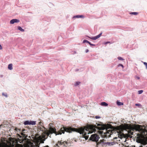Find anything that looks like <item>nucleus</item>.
<instances>
[{
	"instance_id": "nucleus-1",
	"label": "nucleus",
	"mask_w": 147,
	"mask_h": 147,
	"mask_svg": "<svg viewBox=\"0 0 147 147\" xmlns=\"http://www.w3.org/2000/svg\"><path fill=\"white\" fill-rule=\"evenodd\" d=\"M95 128L99 129H102L103 127L102 126L101 127H98L95 125H89L87 127H81L79 128H76L71 127H63L61 128L59 131L58 132L56 131V129L55 128L50 127L48 131L46 130L45 129L42 133V135L40 137L43 138L44 140H45L50 134L53 133L55 134L56 135H61L62 133L64 134L65 131L69 133H71L72 131H76L80 133V134H82L83 137L86 140H87L89 137L88 134L93 132H95L96 131Z\"/></svg>"
},
{
	"instance_id": "nucleus-2",
	"label": "nucleus",
	"mask_w": 147,
	"mask_h": 147,
	"mask_svg": "<svg viewBox=\"0 0 147 147\" xmlns=\"http://www.w3.org/2000/svg\"><path fill=\"white\" fill-rule=\"evenodd\" d=\"M125 128L126 127L125 126H119L116 128V130H108L107 131V133L109 134L110 135H111L113 134L114 133L115 134L116 132L118 136V137L121 138L124 136V134L122 131H123L124 129H125Z\"/></svg>"
},
{
	"instance_id": "nucleus-3",
	"label": "nucleus",
	"mask_w": 147,
	"mask_h": 147,
	"mask_svg": "<svg viewBox=\"0 0 147 147\" xmlns=\"http://www.w3.org/2000/svg\"><path fill=\"white\" fill-rule=\"evenodd\" d=\"M69 142L66 141H63L61 140L60 141H58L57 143L55 145V147H61V146H63V147H67Z\"/></svg>"
},
{
	"instance_id": "nucleus-4",
	"label": "nucleus",
	"mask_w": 147,
	"mask_h": 147,
	"mask_svg": "<svg viewBox=\"0 0 147 147\" xmlns=\"http://www.w3.org/2000/svg\"><path fill=\"white\" fill-rule=\"evenodd\" d=\"M38 128L37 129L38 134L40 136L42 135V133L43 131L46 129L45 127L43 125L41 121L38 123Z\"/></svg>"
},
{
	"instance_id": "nucleus-5",
	"label": "nucleus",
	"mask_w": 147,
	"mask_h": 147,
	"mask_svg": "<svg viewBox=\"0 0 147 147\" xmlns=\"http://www.w3.org/2000/svg\"><path fill=\"white\" fill-rule=\"evenodd\" d=\"M99 138V136L96 134H94L91 135L90 140L93 141L97 142Z\"/></svg>"
},
{
	"instance_id": "nucleus-6",
	"label": "nucleus",
	"mask_w": 147,
	"mask_h": 147,
	"mask_svg": "<svg viewBox=\"0 0 147 147\" xmlns=\"http://www.w3.org/2000/svg\"><path fill=\"white\" fill-rule=\"evenodd\" d=\"M39 144L38 143H34V144L33 143L31 142L28 143L27 144L28 147H39Z\"/></svg>"
},
{
	"instance_id": "nucleus-7",
	"label": "nucleus",
	"mask_w": 147,
	"mask_h": 147,
	"mask_svg": "<svg viewBox=\"0 0 147 147\" xmlns=\"http://www.w3.org/2000/svg\"><path fill=\"white\" fill-rule=\"evenodd\" d=\"M24 123L25 125H35L36 124V121H26L24 122Z\"/></svg>"
},
{
	"instance_id": "nucleus-8",
	"label": "nucleus",
	"mask_w": 147,
	"mask_h": 147,
	"mask_svg": "<svg viewBox=\"0 0 147 147\" xmlns=\"http://www.w3.org/2000/svg\"><path fill=\"white\" fill-rule=\"evenodd\" d=\"M102 32H101L98 35L95 36L90 37V38L92 40H96L100 37L102 35Z\"/></svg>"
},
{
	"instance_id": "nucleus-9",
	"label": "nucleus",
	"mask_w": 147,
	"mask_h": 147,
	"mask_svg": "<svg viewBox=\"0 0 147 147\" xmlns=\"http://www.w3.org/2000/svg\"><path fill=\"white\" fill-rule=\"evenodd\" d=\"M20 22V20L17 19H13L11 20L10 21V23L11 24H13L14 23H18Z\"/></svg>"
},
{
	"instance_id": "nucleus-10",
	"label": "nucleus",
	"mask_w": 147,
	"mask_h": 147,
	"mask_svg": "<svg viewBox=\"0 0 147 147\" xmlns=\"http://www.w3.org/2000/svg\"><path fill=\"white\" fill-rule=\"evenodd\" d=\"M0 147H11L10 146L5 143H0Z\"/></svg>"
},
{
	"instance_id": "nucleus-11",
	"label": "nucleus",
	"mask_w": 147,
	"mask_h": 147,
	"mask_svg": "<svg viewBox=\"0 0 147 147\" xmlns=\"http://www.w3.org/2000/svg\"><path fill=\"white\" fill-rule=\"evenodd\" d=\"M84 18V16L83 15H77L74 16L72 17V19L79 18Z\"/></svg>"
},
{
	"instance_id": "nucleus-12",
	"label": "nucleus",
	"mask_w": 147,
	"mask_h": 147,
	"mask_svg": "<svg viewBox=\"0 0 147 147\" xmlns=\"http://www.w3.org/2000/svg\"><path fill=\"white\" fill-rule=\"evenodd\" d=\"M17 28L18 30L21 31L22 32H24V29H22L21 26H18L17 27Z\"/></svg>"
},
{
	"instance_id": "nucleus-13",
	"label": "nucleus",
	"mask_w": 147,
	"mask_h": 147,
	"mask_svg": "<svg viewBox=\"0 0 147 147\" xmlns=\"http://www.w3.org/2000/svg\"><path fill=\"white\" fill-rule=\"evenodd\" d=\"M21 135L22 136V137L24 138H26L27 136V135L24 134V133L23 132H21Z\"/></svg>"
},
{
	"instance_id": "nucleus-14",
	"label": "nucleus",
	"mask_w": 147,
	"mask_h": 147,
	"mask_svg": "<svg viewBox=\"0 0 147 147\" xmlns=\"http://www.w3.org/2000/svg\"><path fill=\"white\" fill-rule=\"evenodd\" d=\"M8 68L10 70H11L13 69L12 64H10L8 65Z\"/></svg>"
},
{
	"instance_id": "nucleus-15",
	"label": "nucleus",
	"mask_w": 147,
	"mask_h": 147,
	"mask_svg": "<svg viewBox=\"0 0 147 147\" xmlns=\"http://www.w3.org/2000/svg\"><path fill=\"white\" fill-rule=\"evenodd\" d=\"M101 105L102 106H106L108 105V104L105 102H103L101 103Z\"/></svg>"
},
{
	"instance_id": "nucleus-16",
	"label": "nucleus",
	"mask_w": 147,
	"mask_h": 147,
	"mask_svg": "<svg viewBox=\"0 0 147 147\" xmlns=\"http://www.w3.org/2000/svg\"><path fill=\"white\" fill-rule=\"evenodd\" d=\"M130 14L137 15L138 14V13L137 12H131L129 13Z\"/></svg>"
},
{
	"instance_id": "nucleus-17",
	"label": "nucleus",
	"mask_w": 147,
	"mask_h": 147,
	"mask_svg": "<svg viewBox=\"0 0 147 147\" xmlns=\"http://www.w3.org/2000/svg\"><path fill=\"white\" fill-rule=\"evenodd\" d=\"M86 42L87 43L89 44L90 42L84 39L83 40V43H85Z\"/></svg>"
},
{
	"instance_id": "nucleus-18",
	"label": "nucleus",
	"mask_w": 147,
	"mask_h": 147,
	"mask_svg": "<svg viewBox=\"0 0 147 147\" xmlns=\"http://www.w3.org/2000/svg\"><path fill=\"white\" fill-rule=\"evenodd\" d=\"M104 140L103 139L102 140H100V142H99L97 143L98 144H103L104 142L103 141Z\"/></svg>"
},
{
	"instance_id": "nucleus-19",
	"label": "nucleus",
	"mask_w": 147,
	"mask_h": 147,
	"mask_svg": "<svg viewBox=\"0 0 147 147\" xmlns=\"http://www.w3.org/2000/svg\"><path fill=\"white\" fill-rule=\"evenodd\" d=\"M117 104L119 105H123V103L117 101Z\"/></svg>"
},
{
	"instance_id": "nucleus-20",
	"label": "nucleus",
	"mask_w": 147,
	"mask_h": 147,
	"mask_svg": "<svg viewBox=\"0 0 147 147\" xmlns=\"http://www.w3.org/2000/svg\"><path fill=\"white\" fill-rule=\"evenodd\" d=\"M80 83V82H76L75 84V86H77L79 85Z\"/></svg>"
},
{
	"instance_id": "nucleus-21",
	"label": "nucleus",
	"mask_w": 147,
	"mask_h": 147,
	"mask_svg": "<svg viewBox=\"0 0 147 147\" xmlns=\"http://www.w3.org/2000/svg\"><path fill=\"white\" fill-rule=\"evenodd\" d=\"M2 95L3 96H5L6 97H7V93H3L2 94Z\"/></svg>"
},
{
	"instance_id": "nucleus-22",
	"label": "nucleus",
	"mask_w": 147,
	"mask_h": 147,
	"mask_svg": "<svg viewBox=\"0 0 147 147\" xmlns=\"http://www.w3.org/2000/svg\"><path fill=\"white\" fill-rule=\"evenodd\" d=\"M143 92L142 90H140L138 91V93L139 94H142Z\"/></svg>"
},
{
	"instance_id": "nucleus-23",
	"label": "nucleus",
	"mask_w": 147,
	"mask_h": 147,
	"mask_svg": "<svg viewBox=\"0 0 147 147\" xmlns=\"http://www.w3.org/2000/svg\"><path fill=\"white\" fill-rule=\"evenodd\" d=\"M72 53H71L72 54L74 55V54H76L77 53L76 51H72Z\"/></svg>"
},
{
	"instance_id": "nucleus-24",
	"label": "nucleus",
	"mask_w": 147,
	"mask_h": 147,
	"mask_svg": "<svg viewBox=\"0 0 147 147\" xmlns=\"http://www.w3.org/2000/svg\"><path fill=\"white\" fill-rule=\"evenodd\" d=\"M143 63L145 65L146 68L147 69V63L145 62H144Z\"/></svg>"
},
{
	"instance_id": "nucleus-25",
	"label": "nucleus",
	"mask_w": 147,
	"mask_h": 147,
	"mask_svg": "<svg viewBox=\"0 0 147 147\" xmlns=\"http://www.w3.org/2000/svg\"><path fill=\"white\" fill-rule=\"evenodd\" d=\"M110 43V42H109V41H107V42H105L104 43V44H105V45H107L108 44H109V43Z\"/></svg>"
},
{
	"instance_id": "nucleus-26",
	"label": "nucleus",
	"mask_w": 147,
	"mask_h": 147,
	"mask_svg": "<svg viewBox=\"0 0 147 147\" xmlns=\"http://www.w3.org/2000/svg\"><path fill=\"white\" fill-rule=\"evenodd\" d=\"M89 45L91 46H95L96 45H95L92 44L91 42L90 43Z\"/></svg>"
},
{
	"instance_id": "nucleus-27",
	"label": "nucleus",
	"mask_w": 147,
	"mask_h": 147,
	"mask_svg": "<svg viewBox=\"0 0 147 147\" xmlns=\"http://www.w3.org/2000/svg\"><path fill=\"white\" fill-rule=\"evenodd\" d=\"M118 59L119 60H123V59L122 57H118Z\"/></svg>"
},
{
	"instance_id": "nucleus-28",
	"label": "nucleus",
	"mask_w": 147,
	"mask_h": 147,
	"mask_svg": "<svg viewBox=\"0 0 147 147\" xmlns=\"http://www.w3.org/2000/svg\"><path fill=\"white\" fill-rule=\"evenodd\" d=\"M95 118L96 119H99L100 118V117L98 116H96L95 117Z\"/></svg>"
},
{
	"instance_id": "nucleus-29",
	"label": "nucleus",
	"mask_w": 147,
	"mask_h": 147,
	"mask_svg": "<svg viewBox=\"0 0 147 147\" xmlns=\"http://www.w3.org/2000/svg\"><path fill=\"white\" fill-rule=\"evenodd\" d=\"M119 66H121L123 68V66L122 64H119Z\"/></svg>"
},
{
	"instance_id": "nucleus-30",
	"label": "nucleus",
	"mask_w": 147,
	"mask_h": 147,
	"mask_svg": "<svg viewBox=\"0 0 147 147\" xmlns=\"http://www.w3.org/2000/svg\"><path fill=\"white\" fill-rule=\"evenodd\" d=\"M89 51V50L88 49H86V53H87Z\"/></svg>"
},
{
	"instance_id": "nucleus-31",
	"label": "nucleus",
	"mask_w": 147,
	"mask_h": 147,
	"mask_svg": "<svg viewBox=\"0 0 147 147\" xmlns=\"http://www.w3.org/2000/svg\"><path fill=\"white\" fill-rule=\"evenodd\" d=\"M2 49V46L0 45V50L1 49Z\"/></svg>"
},
{
	"instance_id": "nucleus-32",
	"label": "nucleus",
	"mask_w": 147,
	"mask_h": 147,
	"mask_svg": "<svg viewBox=\"0 0 147 147\" xmlns=\"http://www.w3.org/2000/svg\"><path fill=\"white\" fill-rule=\"evenodd\" d=\"M136 79L138 80H139L140 79V77H136Z\"/></svg>"
},
{
	"instance_id": "nucleus-33",
	"label": "nucleus",
	"mask_w": 147,
	"mask_h": 147,
	"mask_svg": "<svg viewBox=\"0 0 147 147\" xmlns=\"http://www.w3.org/2000/svg\"><path fill=\"white\" fill-rule=\"evenodd\" d=\"M135 105H136V106H138L140 105L139 104H135Z\"/></svg>"
},
{
	"instance_id": "nucleus-34",
	"label": "nucleus",
	"mask_w": 147,
	"mask_h": 147,
	"mask_svg": "<svg viewBox=\"0 0 147 147\" xmlns=\"http://www.w3.org/2000/svg\"><path fill=\"white\" fill-rule=\"evenodd\" d=\"M86 37H87L88 38H90V37L89 36H88V35H86Z\"/></svg>"
},
{
	"instance_id": "nucleus-35",
	"label": "nucleus",
	"mask_w": 147,
	"mask_h": 147,
	"mask_svg": "<svg viewBox=\"0 0 147 147\" xmlns=\"http://www.w3.org/2000/svg\"><path fill=\"white\" fill-rule=\"evenodd\" d=\"M101 125V124H98L97 125V126H100V125Z\"/></svg>"
},
{
	"instance_id": "nucleus-36",
	"label": "nucleus",
	"mask_w": 147,
	"mask_h": 147,
	"mask_svg": "<svg viewBox=\"0 0 147 147\" xmlns=\"http://www.w3.org/2000/svg\"><path fill=\"white\" fill-rule=\"evenodd\" d=\"M15 129L16 130H17V128H16Z\"/></svg>"
},
{
	"instance_id": "nucleus-37",
	"label": "nucleus",
	"mask_w": 147,
	"mask_h": 147,
	"mask_svg": "<svg viewBox=\"0 0 147 147\" xmlns=\"http://www.w3.org/2000/svg\"><path fill=\"white\" fill-rule=\"evenodd\" d=\"M49 147V146H47L45 147Z\"/></svg>"
},
{
	"instance_id": "nucleus-38",
	"label": "nucleus",
	"mask_w": 147,
	"mask_h": 147,
	"mask_svg": "<svg viewBox=\"0 0 147 147\" xmlns=\"http://www.w3.org/2000/svg\"><path fill=\"white\" fill-rule=\"evenodd\" d=\"M133 133H132V134H131L132 135H133Z\"/></svg>"
}]
</instances>
